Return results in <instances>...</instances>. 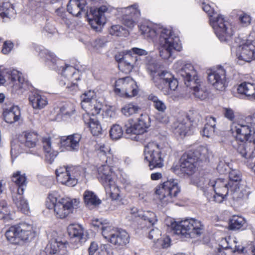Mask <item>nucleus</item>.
Returning <instances> with one entry per match:
<instances>
[{
	"instance_id": "20e7f679",
	"label": "nucleus",
	"mask_w": 255,
	"mask_h": 255,
	"mask_svg": "<svg viewBox=\"0 0 255 255\" xmlns=\"http://www.w3.org/2000/svg\"><path fill=\"white\" fill-rule=\"evenodd\" d=\"M146 59V69L155 86L163 95L171 96L173 92L176 91L178 88L177 79L167 70L159 72L160 65L155 59L150 57H147Z\"/></svg>"
},
{
	"instance_id": "a19ab883",
	"label": "nucleus",
	"mask_w": 255,
	"mask_h": 255,
	"mask_svg": "<svg viewBox=\"0 0 255 255\" xmlns=\"http://www.w3.org/2000/svg\"><path fill=\"white\" fill-rule=\"evenodd\" d=\"M108 249V245L103 244L99 246L97 242L93 241L88 248V255H111Z\"/></svg>"
},
{
	"instance_id": "f8f14e48",
	"label": "nucleus",
	"mask_w": 255,
	"mask_h": 255,
	"mask_svg": "<svg viewBox=\"0 0 255 255\" xmlns=\"http://www.w3.org/2000/svg\"><path fill=\"white\" fill-rule=\"evenodd\" d=\"M149 126V117L146 114H142L136 121L132 119H128L124 127L128 138L137 141L138 139L137 135L146 132Z\"/></svg>"
},
{
	"instance_id": "58836bf2",
	"label": "nucleus",
	"mask_w": 255,
	"mask_h": 255,
	"mask_svg": "<svg viewBox=\"0 0 255 255\" xmlns=\"http://www.w3.org/2000/svg\"><path fill=\"white\" fill-rule=\"evenodd\" d=\"M239 94L245 95L250 100H255V84L244 82L238 87Z\"/></svg>"
},
{
	"instance_id": "774afa93",
	"label": "nucleus",
	"mask_w": 255,
	"mask_h": 255,
	"mask_svg": "<svg viewBox=\"0 0 255 255\" xmlns=\"http://www.w3.org/2000/svg\"><path fill=\"white\" fill-rule=\"evenodd\" d=\"M156 119L162 123L167 124L169 122V117L165 113L159 112L156 116Z\"/></svg>"
},
{
	"instance_id": "4468645a",
	"label": "nucleus",
	"mask_w": 255,
	"mask_h": 255,
	"mask_svg": "<svg viewBox=\"0 0 255 255\" xmlns=\"http://www.w3.org/2000/svg\"><path fill=\"white\" fill-rule=\"evenodd\" d=\"M22 228L18 225L11 226L5 233L7 240L12 244H18L20 242L27 241L34 236L30 224H21Z\"/></svg>"
},
{
	"instance_id": "c03bdc74",
	"label": "nucleus",
	"mask_w": 255,
	"mask_h": 255,
	"mask_svg": "<svg viewBox=\"0 0 255 255\" xmlns=\"http://www.w3.org/2000/svg\"><path fill=\"white\" fill-rule=\"evenodd\" d=\"M84 201L86 205L90 208H93L101 204V201L92 191L86 190L84 192Z\"/></svg>"
},
{
	"instance_id": "5fc2aeb1",
	"label": "nucleus",
	"mask_w": 255,
	"mask_h": 255,
	"mask_svg": "<svg viewBox=\"0 0 255 255\" xmlns=\"http://www.w3.org/2000/svg\"><path fill=\"white\" fill-rule=\"evenodd\" d=\"M165 222L166 223H201L200 221H198L196 218L185 217L181 219H175L171 217H167Z\"/></svg>"
},
{
	"instance_id": "4c0bfd02",
	"label": "nucleus",
	"mask_w": 255,
	"mask_h": 255,
	"mask_svg": "<svg viewBox=\"0 0 255 255\" xmlns=\"http://www.w3.org/2000/svg\"><path fill=\"white\" fill-rule=\"evenodd\" d=\"M86 7L84 2H81L79 0H70L67 4V10L72 15L78 17L82 12L87 14Z\"/></svg>"
},
{
	"instance_id": "052dcab7",
	"label": "nucleus",
	"mask_w": 255,
	"mask_h": 255,
	"mask_svg": "<svg viewBox=\"0 0 255 255\" xmlns=\"http://www.w3.org/2000/svg\"><path fill=\"white\" fill-rule=\"evenodd\" d=\"M106 45V41L102 39H97L93 42L92 46L94 50L98 53H101V49Z\"/></svg>"
},
{
	"instance_id": "603ef678",
	"label": "nucleus",
	"mask_w": 255,
	"mask_h": 255,
	"mask_svg": "<svg viewBox=\"0 0 255 255\" xmlns=\"http://www.w3.org/2000/svg\"><path fill=\"white\" fill-rule=\"evenodd\" d=\"M15 14V11L9 1L4 2L1 6V17L10 18Z\"/></svg>"
},
{
	"instance_id": "7c9ffc66",
	"label": "nucleus",
	"mask_w": 255,
	"mask_h": 255,
	"mask_svg": "<svg viewBox=\"0 0 255 255\" xmlns=\"http://www.w3.org/2000/svg\"><path fill=\"white\" fill-rule=\"evenodd\" d=\"M105 188L107 195L112 200L118 201L121 199L122 191L118 183L114 179L102 184Z\"/></svg>"
},
{
	"instance_id": "2eb2a0df",
	"label": "nucleus",
	"mask_w": 255,
	"mask_h": 255,
	"mask_svg": "<svg viewBox=\"0 0 255 255\" xmlns=\"http://www.w3.org/2000/svg\"><path fill=\"white\" fill-rule=\"evenodd\" d=\"M173 69L178 76L181 77L187 87L191 83L197 82L198 79L197 71L193 65L183 60H178L173 65Z\"/></svg>"
},
{
	"instance_id": "37998d69",
	"label": "nucleus",
	"mask_w": 255,
	"mask_h": 255,
	"mask_svg": "<svg viewBox=\"0 0 255 255\" xmlns=\"http://www.w3.org/2000/svg\"><path fill=\"white\" fill-rule=\"evenodd\" d=\"M206 120L207 123L200 132L203 136L210 138L214 135L216 124V120L214 117H209L207 118Z\"/></svg>"
},
{
	"instance_id": "bb28decb",
	"label": "nucleus",
	"mask_w": 255,
	"mask_h": 255,
	"mask_svg": "<svg viewBox=\"0 0 255 255\" xmlns=\"http://www.w3.org/2000/svg\"><path fill=\"white\" fill-rule=\"evenodd\" d=\"M238 152L245 158V163L249 167L248 163L254 164L255 160V139L253 142L247 143H241L239 144L237 148Z\"/></svg>"
},
{
	"instance_id": "f3484780",
	"label": "nucleus",
	"mask_w": 255,
	"mask_h": 255,
	"mask_svg": "<svg viewBox=\"0 0 255 255\" xmlns=\"http://www.w3.org/2000/svg\"><path fill=\"white\" fill-rule=\"evenodd\" d=\"M231 130L236 138L242 142L249 140L255 132L252 123L243 121L233 122L231 125Z\"/></svg>"
},
{
	"instance_id": "680f3d73",
	"label": "nucleus",
	"mask_w": 255,
	"mask_h": 255,
	"mask_svg": "<svg viewBox=\"0 0 255 255\" xmlns=\"http://www.w3.org/2000/svg\"><path fill=\"white\" fill-rule=\"evenodd\" d=\"M224 117L231 121H233L236 117V113L234 109L230 107H225L223 109Z\"/></svg>"
},
{
	"instance_id": "ddd939ff",
	"label": "nucleus",
	"mask_w": 255,
	"mask_h": 255,
	"mask_svg": "<svg viewBox=\"0 0 255 255\" xmlns=\"http://www.w3.org/2000/svg\"><path fill=\"white\" fill-rule=\"evenodd\" d=\"M180 192L177 181L170 179L158 185L156 189L155 193L163 204L172 201V198L176 197Z\"/></svg>"
},
{
	"instance_id": "e2e57ef3",
	"label": "nucleus",
	"mask_w": 255,
	"mask_h": 255,
	"mask_svg": "<svg viewBox=\"0 0 255 255\" xmlns=\"http://www.w3.org/2000/svg\"><path fill=\"white\" fill-rule=\"evenodd\" d=\"M86 241V238L84 237L71 238V245L72 248L77 249L81 247Z\"/></svg>"
},
{
	"instance_id": "c85d7f7f",
	"label": "nucleus",
	"mask_w": 255,
	"mask_h": 255,
	"mask_svg": "<svg viewBox=\"0 0 255 255\" xmlns=\"http://www.w3.org/2000/svg\"><path fill=\"white\" fill-rule=\"evenodd\" d=\"M91 112H85L83 114V120L85 124L88 127L94 135H98L102 132L101 125L96 116L98 114H94Z\"/></svg>"
},
{
	"instance_id": "de8ad7c7",
	"label": "nucleus",
	"mask_w": 255,
	"mask_h": 255,
	"mask_svg": "<svg viewBox=\"0 0 255 255\" xmlns=\"http://www.w3.org/2000/svg\"><path fill=\"white\" fill-rule=\"evenodd\" d=\"M98 150V157L103 162H108V160L115 158L110 153V148L108 145L101 144L99 145Z\"/></svg>"
},
{
	"instance_id": "1a4fd4ad",
	"label": "nucleus",
	"mask_w": 255,
	"mask_h": 255,
	"mask_svg": "<svg viewBox=\"0 0 255 255\" xmlns=\"http://www.w3.org/2000/svg\"><path fill=\"white\" fill-rule=\"evenodd\" d=\"M58 182L68 186H75L86 176L85 169L80 166H60L55 170Z\"/></svg>"
},
{
	"instance_id": "4d7b16f0",
	"label": "nucleus",
	"mask_w": 255,
	"mask_h": 255,
	"mask_svg": "<svg viewBox=\"0 0 255 255\" xmlns=\"http://www.w3.org/2000/svg\"><path fill=\"white\" fill-rule=\"evenodd\" d=\"M110 33L115 36H122L127 34V30L120 25H114L110 29Z\"/></svg>"
},
{
	"instance_id": "864d4df0",
	"label": "nucleus",
	"mask_w": 255,
	"mask_h": 255,
	"mask_svg": "<svg viewBox=\"0 0 255 255\" xmlns=\"http://www.w3.org/2000/svg\"><path fill=\"white\" fill-rule=\"evenodd\" d=\"M123 129L119 125L115 124L113 125L110 130V135L113 140L120 139L123 135Z\"/></svg>"
},
{
	"instance_id": "423d86ee",
	"label": "nucleus",
	"mask_w": 255,
	"mask_h": 255,
	"mask_svg": "<svg viewBox=\"0 0 255 255\" xmlns=\"http://www.w3.org/2000/svg\"><path fill=\"white\" fill-rule=\"evenodd\" d=\"M202 8L210 16V24L217 36L221 41H228L234 34L237 28L225 20L223 15L215 11L210 4L203 3Z\"/></svg>"
},
{
	"instance_id": "72a5a7b5",
	"label": "nucleus",
	"mask_w": 255,
	"mask_h": 255,
	"mask_svg": "<svg viewBox=\"0 0 255 255\" xmlns=\"http://www.w3.org/2000/svg\"><path fill=\"white\" fill-rule=\"evenodd\" d=\"M42 141L45 160L52 163L57 156L58 152L54 149L53 144L49 137H43Z\"/></svg>"
},
{
	"instance_id": "338daca9",
	"label": "nucleus",
	"mask_w": 255,
	"mask_h": 255,
	"mask_svg": "<svg viewBox=\"0 0 255 255\" xmlns=\"http://www.w3.org/2000/svg\"><path fill=\"white\" fill-rule=\"evenodd\" d=\"M119 181L124 186L125 188H126L130 184V180L128 175L123 172H121V175L120 177H118Z\"/></svg>"
},
{
	"instance_id": "cd10ccee",
	"label": "nucleus",
	"mask_w": 255,
	"mask_h": 255,
	"mask_svg": "<svg viewBox=\"0 0 255 255\" xmlns=\"http://www.w3.org/2000/svg\"><path fill=\"white\" fill-rule=\"evenodd\" d=\"M130 215L128 221L138 222L140 219L149 223H155L157 222L156 216L154 213L150 211L144 212L139 210L135 207H132L130 209Z\"/></svg>"
},
{
	"instance_id": "6e6d98bb",
	"label": "nucleus",
	"mask_w": 255,
	"mask_h": 255,
	"mask_svg": "<svg viewBox=\"0 0 255 255\" xmlns=\"http://www.w3.org/2000/svg\"><path fill=\"white\" fill-rule=\"evenodd\" d=\"M118 229L111 225L102 226L101 227V233L104 238L108 240L109 242L110 239L113 237Z\"/></svg>"
},
{
	"instance_id": "0e129e2a",
	"label": "nucleus",
	"mask_w": 255,
	"mask_h": 255,
	"mask_svg": "<svg viewBox=\"0 0 255 255\" xmlns=\"http://www.w3.org/2000/svg\"><path fill=\"white\" fill-rule=\"evenodd\" d=\"M161 235V231L157 228L153 229L149 233V238L152 240L154 242H158Z\"/></svg>"
},
{
	"instance_id": "13d9d810",
	"label": "nucleus",
	"mask_w": 255,
	"mask_h": 255,
	"mask_svg": "<svg viewBox=\"0 0 255 255\" xmlns=\"http://www.w3.org/2000/svg\"><path fill=\"white\" fill-rule=\"evenodd\" d=\"M5 201L1 202V214H3L1 216V219H2L3 222H9L11 219V215L9 214V210L7 209Z\"/></svg>"
},
{
	"instance_id": "3c124183",
	"label": "nucleus",
	"mask_w": 255,
	"mask_h": 255,
	"mask_svg": "<svg viewBox=\"0 0 255 255\" xmlns=\"http://www.w3.org/2000/svg\"><path fill=\"white\" fill-rule=\"evenodd\" d=\"M237 19L240 26L242 27H247L252 23V17L251 15L244 11L238 13Z\"/></svg>"
},
{
	"instance_id": "6e6552de",
	"label": "nucleus",
	"mask_w": 255,
	"mask_h": 255,
	"mask_svg": "<svg viewBox=\"0 0 255 255\" xmlns=\"http://www.w3.org/2000/svg\"><path fill=\"white\" fill-rule=\"evenodd\" d=\"M169 150L167 146L156 142H148L144 147V160L148 163L150 170L161 168L163 165V156Z\"/></svg>"
},
{
	"instance_id": "a18cd8bd",
	"label": "nucleus",
	"mask_w": 255,
	"mask_h": 255,
	"mask_svg": "<svg viewBox=\"0 0 255 255\" xmlns=\"http://www.w3.org/2000/svg\"><path fill=\"white\" fill-rule=\"evenodd\" d=\"M75 106L70 103H66L60 109V114L63 120L68 121L75 114Z\"/></svg>"
},
{
	"instance_id": "79ce46f5",
	"label": "nucleus",
	"mask_w": 255,
	"mask_h": 255,
	"mask_svg": "<svg viewBox=\"0 0 255 255\" xmlns=\"http://www.w3.org/2000/svg\"><path fill=\"white\" fill-rule=\"evenodd\" d=\"M56 15L59 22L65 25L68 28H73L75 24L74 21L68 17V15L63 7H60L56 9Z\"/></svg>"
},
{
	"instance_id": "f704fd0d",
	"label": "nucleus",
	"mask_w": 255,
	"mask_h": 255,
	"mask_svg": "<svg viewBox=\"0 0 255 255\" xmlns=\"http://www.w3.org/2000/svg\"><path fill=\"white\" fill-rule=\"evenodd\" d=\"M131 51H129L130 53ZM138 57L137 56H132L130 53H127L124 59L119 60L120 67L124 68L126 73H129L131 71L134 67L139 64Z\"/></svg>"
},
{
	"instance_id": "0eeeda50",
	"label": "nucleus",
	"mask_w": 255,
	"mask_h": 255,
	"mask_svg": "<svg viewBox=\"0 0 255 255\" xmlns=\"http://www.w3.org/2000/svg\"><path fill=\"white\" fill-rule=\"evenodd\" d=\"M80 203L79 199L61 198L56 191L50 192L47 197L45 205L49 209H53L57 218L64 219L73 212Z\"/></svg>"
},
{
	"instance_id": "7ed1b4c3",
	"label": "nucleus",
	"mask_w": 255,
	"mask_h": 255,
	"mask_svg": "<svg viewBox=\"0 0 255 255\" xmlns=\"http://www.w3.org/2000/svg\"><path fill=\"white\" fill-rule=\"evenodd\" d=\"M118 11L122 18L123 23L129 28L136 25L135 20L140 16V12L137 4L116 9L108 5H103L92 11L93 18H89L91 27L96 31L104 25L108 18Z\"/></svg>"
},
{
	"instance_id": "9b49d317",
	"label": "nucleus",
	"mask_w": 255,
	"mask_h": 255,
	"mask_svg": "<svg viewBox=\"0 0 255 255\" xmlns=\"http://www.w3.org/2000/svg\"><path fill=\"white\" fill-rule=\"evenodd\" d=\"M1 85L11 88L12 93L19 95L24 91L26 83L21 73L15 69L5 68L1 71Z\"/></svg>"
},
{
	"instance_id": "8fccbe9b",
	"label": "nucleus",
	"mask_w": 255,
	"mask_h": 255,
	"mask_svg": "<svg viewBox=\"0 0 255 255\" xmlns=\"http://www.w3.org/2000/svg\"><path fill=\"white\" fill-rule=\"evenodd\" d=\"M67 231L71 238L84 237V228L80 224H70L67 228Z\"/></svg>"
},
{
	"instance_id": "a878e982",
	"label": "nucleus",
	"mask_w": 255,
	"mask_h": 255,
	"mask_svg": "<svg viewBox=\"0 0 255 255\" xmlns=\"http://www.w3.org/2000/svg\"><path fill=\"white\" fill-rule=\"evenodd\" d=\"M198 161V157L195 155L194 152L189 151L185 152L180 158L181 170L188 175L192 174L196 171Z\"/></svg>"
},
{
	"instance_id": "2f4dec72",
	"label": "nucleus",
	"mask_w": 255,
	"mask_h": 255,
	"mask_svg": "<svg viewBox=\"0 0 255 255\" xmlns=\"http://www.w3.org/2000/svg\"><path fill=\"white\" fill-rule=\"evenodd\" d=\"M28 99L29 104L34 110L43 109L48 104L46 96L40 92H31L29 96Z\"/></svg>"
},
{
	"instance_id": "c9c22d12",
	"label": "nucleus",
	"mask_w": 255,
	"mask_h": 255,
	"mask_svg": "<svg viewBox=\"0 0 255 255\" xmlns=\"http://www.w3.org/2000/svg\"><path fill=\"white\" fill-rule=\"evenodd\" d=\"M129 236L124 230L118 229L109 242L117 247H123L129 243Z\"/></svg>"
},
{
	"instance_id": "dca6fc26",
	"label": "nucleus",
	"mask_w": 255,
	"mask_h": 255,
	"mask_svg": "<svg viewBox=\"0 0 255 255\" xmlns=\"http://www.w3.org/2000/svg\"><path fill=\"white\" fill-rule=\"evenodd\" d=\"M115 92L121 97L131 98L137 94V86L130 77L119 78L115 82Z\"/></svg>"
},
{
	"instance_id": "393cba45",
	"label": "nucleus",
	"mask_w": 255,
	"mask_h": 255,
	"mask_svg": "<svg viewBox=\"0 0 255 255\" xmlns=\"http://www.w3.org/2000/svg\"><path fill=\"white\" fill-rule=\"evenodd\" d=\"M191 122L187 119L182 122H177L174 124V132L179 134L181 137L186 136L189 134L191 130V122L194 123L196 125H198L202 122L203 118L197 113H193V116H190L189 119Z\"/></svg>"
},
{
	"instance_id": "ea45409f",
	"label": "nucleus",
	"mask_w": 255,
	"mask_h": 255,
	"mask_svg": "<svg viewBox=\"0 0 255 255\" xmlns=\"http://www.w3.org/2000/svg\"><path fill=\"white\" fill-rule=\"evenodd\" d=\"M192 90L194 96L201 100H204L207 98L208 92L206 87L201 83L199 79L197 82L191 83V86H189Z\"/></svg>"
},
{
	"instance_id": "b1692460",
	"label": "nucleus",
	"mask_w": 255,
	"mask_h": 255,
	"mask_svg": "<svg viewBox=\"0 0 255 255\" xmlns=\"http://www.w3.org/2000/svg\"><path fill=\"white\" fill-rule=\"evenodd\" d=\"M95 97V92L92 90L85 92L81 96V106L85 112H91L93 110L94 114L100 113L102 105Z\"/></svg>"
},
{
	"instance_id": "c756f323",
	"label": "nucleus",
	"mask_w": 255,
	"mask_h": 255,
	"mask_svg": "<svg viewBox=\"0 0 255 255\" xmlns=\"http://www.w3.org/2000/svg\"><path fill=\"white\" fill-rule=\"evenodd\" d=\"M81 139V135L74 133L67 136H63L60 139L61 147H64L66 150L70 151H77L79 147V142Z\"/></svg>"
},
{
	"instance_id": "5701e85b",
	"label": "nucleus",
	"mask_w": 255,
	"mask_h": 255,
	"mask_svg": "<svg viewBox=\"0 0 255 255\" xmlns=\"http://www.w3.org/2000/svg\"><path fill=\"white\" fill-rule=\"evenodd\" d=\"M229 180L228 181L232 198L238 201L244 197V195L240 189L242 175L239 171L232 169L229 173Z\"/></svg>"
},
{
	"instance_id": "aec40b11",
	"label": "nucleus",
	"mask_w": 255,
	"mask_h": 255,
	"mask_svg": "<svg viewBox=\"0 0 255 255\" xmlns=\"http://www.w3.org/2000/svg\"><path fill=\"white\" fill-rule=\"evenodd\" d=\"M208 81L216 90L224 91L228 86L226 70L222 66L217 68L208 75Z\"/></svg>"
},
{
	"instance_id": "6ab92c4d",
	"label": "nucleus",
	"mask_w": 255,
	"mask_h": 255,
	"mask_svg": "<svg viewBox=\"0 0 255 255\" xmlns=\"http://www.w3.org/2000/svg\"><path fill=\"white\" fill-rule=\"evenodd\" d=\"M175 234L186 238H195L200 236L203 232V226H199L194 224H171Z\"/></svg>"
},
{
	"instance_id": "49530a36",
	"label": "nucleus",
	"mask_w": 255,
	"mask_h": 255,
	"mask_svg": "<svg viewBox=\"0 0 255 255\" xmlns=\"http://www.w3.org/2000/svg\"><path fill=\"white\" fill-rule=\"evenodd\" d=\"M140 108L133 102H129L124 105L121 108V112L123 115L129 117L137 114Z\"/></svg>"
},
{
	"instance_id": "e433bc0d",
	"label": "nucleus",
	"mask_w": 255,
	"mask_h": 255,
	"mask_svg": "<svg viewBox=\"0 0 255 255\" xmlns=\"http://www.w3.org/2000/svg\"><path fill=\"white\" fill-rule=\"evenodd\" d=\"M39 135L35 131H25L21 135V143L28 148L36 146L39 141Z\"/></svg>"
},
{
	"instance_id": "f03ea898",
	"label": "nucleus",
	"mask_w": 255,
	"mask_h": 255,
	"mask_svg": "<svg viewBox=\"0 0 255 255\" xmlns=\"http://www.w3.org/2000/svg\"><path fill=\"white\" fill-rule=\"evenodd\" d=\"M31 49L38 53L39 57L50 68L61 72L59 85L69 92H74L78 89V81L80 80V72L75 67L65 64L52 52L43 47L32 43Z\"/></svg>"
},
{
	"instance_id": "39448f33",
	"label": "nucleus",
	"mask_w": 255,
	"mask_h": 255,
	"mask_svg": "<svg viewBox=\"0 0 255 255\" xmlns=\"http://www.w3.org/2000/svg\"><path fill=\"white\" fill-rule=\"evenodd\" d=\"M198 186L210 201L221 203L230 195L231 191L228 181L223 178L210 180L202 178Z\"/></svg>"
},
{
	"instance_id": "09e8293b",
	"label": "nucleus",
	"mask_w": 255,
	"mask_h": 255,
	"mask_svg": "<svg viewBox=\"0 0 255 255\" xmlns=\"http://www.w3.org/2000/svg\"><path fill=\"white\" fill-rule=\"evenodd\" d=\"M149 100L153 102V107L160 113H165L167 110V106L165 102L160 100L157 96L150 94L148 96Z\"/></svg>"
},
{
	"instance_id": "473e14b6",
	"label": "nucleus",
	"mask_w": 255,
	"mask_h": 255,
	"mask_svg": "<svg viewBox=\"0 0 255 255\" xmlns=\"http://www.w3.org/2000/svg\"><path fill=\"white\" fill-rule=\"evenodd\" d=\"M66 241H59L57 239L49 247L46 249V255H67Z\"/></svg>"
},
{
	"instance_id": "bf43d9fd",
	"label": "nucleus",
	"mask_w": 255,
	"mask_h": 255,
	"mask_svg": "<svg viewBox=\"0 0 255 255\" xmlns=\"http://www.w3.org/2000/svg\"><path fill=\"white\" fill-rule=\"evenodd\" d=\"M194 153L198 157V160L199 159L202 160L206 158L209 153V150L206 146H200Z\"/></svg>"
},
{
	"instance_id": "9d476101",
	"label": "nucleus",
	"mask_w": 255,
	"mask_h": 255,
	"mask_svg": "<svg viewBox=\"0 0 255 255\" xmlns=\"http://www.w3.org/2000/svg\"><path fill=\"white\" fill-rule=\"evenodd\" d=\"M11 180L18 187L16 192L12 193L13 203L18 210L23 214H28L29 213V207L27 201L23 197L24 187L27 183L25 174L17 171L13 173Z\"/></svg>"
},
{
	"instance_id": "a211bd4d",
	"label": "nucleus",
	"mask_w": 255,
	"mask_h": 255,
	"mask_svg": "<svg viewBox=\"0 0 255 255\" xmlns=\"http://www.w3.org/2000/svg\"><path fill=\"white\" fill-rule=\"evenodd\" d=\"M118 163L117 158H112V160H108V162H103L101 160V162L97 164V178L102 184L114 179L112 168L118 166Z\"/></svg>"
},
{
	"instance_id": "69168bd1",
	"label": "nucleus",
	"mask_w": 255,
	"mask_h": 255,
	"mask_svg": "<svg viewBox=\"0 0 255 255\" xmlns=\"http://www.w3.org/2000/svg\"><path fill=\"white\" fill-rule=\"evenodd\" d=\"M14 44L10 40L5 41L3 44L1 52L4 54H7L10 52L13 48Z\"/></svg>"
},
{
	"instance_id": "412c9836",
	"label": "nucleus",
	"mask_w": 255,
	"mask_h": 255,
	"mask_svg": "<svg viewBox=\"0 0 255 255\" xmlns=\"http://www.w3.org/2000/svg\"><path fill=\"white\" fill-rule=\"evenodd\" d=\"M236 55L239 60L251 62L255 59V41L244 40L237 47Z\"/></svg>"
},
{
	"instance_id": "f257e3e1",
	"label": "nucleus",
	"mask_w": 255,
	"mask_h": 255,
	"mask_svg": "<svg viewBox=\"0 0 255 255\" xmlns=\"http://www.w3.org/2000/svg\"><path fill=\"white\" fill-rule=\"evenodd\" d=\"M138 27L144 38L156 42L159 56L171 63L175 59L174 52L179 51L182 49L179 37L171 29L150 22L144 21Z\"/></svg>"
},
{
	"instance_id": "4be33fe9",
	"label": "nucleus",
	"mask_w": 255,
	"mask_h": 255,
	"mask_svg": "<svg viewBox=\"0 0 255 255\" xmlns=\"http://www.w3.org/2000/svg\"><path fill=\"white\" fill-rule=\"evenodd\" d=\"M4 95L1 93V107L2 109V116L5 122L8 124H12L20 120L21 112L19 108L13 106L12 102L7 101L3 103Z\"/></svg>"
}]
</instances>
